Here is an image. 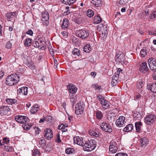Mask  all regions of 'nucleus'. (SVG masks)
<instances>
[{"label": "nucleus", "mask_w": 156, "mask_h": 156, "mask_svg": "<svg viewBox=\"0 0 156 156\" xmlns=\"http://www.w3.org/2000/svg\"><path fill=\"white\" fill-rule=\"evenodd\" d=\"M97 139H92L91 140H88L84 141L83 145V148L84 151H89L94 150L97 146Z\"/></svg>", "instance_id": "1"}, {"label": "nucleus", "mask_w": 156, "mask_h": 156, "mask_svg": "<svg viewBox=\"0 0 156 156\" xmlns=\"http://www.w3.org/2000/svg\"><path fill=\"white\" fill-rule=\"evenodd\" d=\"M20 77L16 74L8 76L6 79V83L9 86H13L20 80Z\"/></svg>", "instance_id": "2"}, {"label": "nucleus", "mask_w": 156, "mask_h": 156, "mask_svg": "<svg viewBox=\"0 0 156 156\" xmlns=\"http://www.w3.org/2000/svg\"><path fill=\"white\" fill-rule=\"evenodd\" d=\"M115 61L116 64L122 65L125 62V57L122 51H119L116 52L115 56Z\"/></svg>", "instance_id": "3"}, {"label": "nucleus", "mask_w": 156, "mask_h": 156, "mask_svg": "<svg viewBox=\"0 0 156 156\" xmlns=\"http://www.w3.org/2000/svg\"><path fill=\"white\" fill-rule=\"evenodd\" d=\"M156 119V116L153 114H149L144 118V122L147 124L151 125Z\"/></svg>", "instance_id": "4"}, {"label": "nucleus", "mask_w": 156, "mask_h": 156, "mask_svg": "<svg viewBox=\"0 0 156 156\" xmlns=\"http://www.w3.org/2000/svg\"><path fill=\"white\" fill-rule=\"evenodd\" d=\"M100 126L102 129L105 132L110 133L112 131L111 125L106 122L101 123L100 124Z\"/></svg>", "instance_id": "5"}, {"label": "nucleus", "mask_w": 156, "mask_h": 156, "mask_svg": "<svg viewBox=\"0 0 156 156\" xmlns=\"http://www.w3.org/2000/svg\"><path fill=\"white\" fill-rule=\"evenodd\" d=\"M76 32L78 37L82 39H85L90 34L88 31L83 29L77 30Z\"/></svg>", "instance_id": "6"}, {"label": "nucleus", "mask_w": 156, "mask_h": 156, "mask_svg": "<svg viewBox=\"0 0 156 156\" xmlns=\"http://www.w3.org/2000/svg\"><path fill=\"white\" fill-rule=\"evenodd\" d=\"M148 63L151 70L156 71V59L155 58H150L148 60Z\"/></svg>", "instance_id": "7"}, {"label": "nucleus", "mask_w": 156, "mask_h": 156, "mask_svg": "<svg viewBox=\"0 0 156 156\" xmlns=\"http://www.w3.org/2000/svg\"><path fill=\"white\" fill-rule=\"evenodd\" d=\"M15 119L18 122L21 124L25 123V122L28 119V118L27 116L21 115H16Z\"/></svg>", "instance_id": "8"}, {"label": "nucleus", "mask_w": 156, "mask_h": 156, "mask_svg": "<svg viewBox=\"0 0 156 156\" xmlns=\"http://www.w3.org/2000/svg\"><path fill=\"white\" fill-rule=\"evenodd\" d=\"M53 133L50 128L46 129L44 131V136L48 140H51L53 137Z\"/></svg>", "instance_id": "9"}, {"label": "nucleus", "mask_w": 156, "mask_h": 156, "mask_svg": "<svg viewBox=\"0 0 156 156\" xmlns=\"http://www.w3.org/2000/svg\"><path fill=\"white\" fill-rule=\"evenodd\" d=\"M10 111L8 106H2L0 107V115L2 116L6 115Z\"/></svg>", "instance_id": "10"}, {"label": "nucleus", "mask_w": 156, "mask_h": 156, "mask_svg": "<svg viewBox=\"0 0 156 156\" xmlns=\"http://www.w3.org/2000/svg\"><path fill=\"white\" fill-rule=\"evenodd\" d=\"M125 119L124 116H120L116 121L115 123L116 126L119 127H122L124 124Z\"/></svg>", "instance_id": "11"}, {"label": "nucleus", "mask_w": 156, "mask_h": 156, "mask_svg": "<svg viewBox=\"0 0 156 156\" xmlns=\"http://www.w3.org/2000/svg\"><path fill=\"white\" fill-rule=\"evenodd\" d=\"M28 87H23L17 90V93L18 95H26L27 94Z\"/></svg>", "instance_id": "12"}, {"label": "nucleus", "mask_w": 156, "mask_h": 156, "mask_svg": "<svg viewBox=\"0 0 156 156\" xmlns=\"http://www.w3.org/2000/svg\"><path fill=\"white\" fill-rule=\"evenodd\" d=\"M139 69L141 72L146 73L149 70L147 66V64L145 62H143L140 65Z\"/></svg>", "instance_id": "13"}, {"label": "nucleus", "mask_w": 156, "mask_h": 156, "mask_svg": "<svg viewBox=\"0 0 156 156\" xmlns=\"http://www.w3.org/2000/svg\"><path fill=\"white\" fill-rule=\"evenodd\" d=\"M49 16V13L47 12H45L42 13V20L45 23L46 25H48Z\"/></svg>", "instance_id": "14"}, {"label": "nucleus", "mask_w": 156, "mask_h": 156, "mask_svg": "<svg viewBox=\"0 0 156 156\" xmlns=\"http://www.w3.org/2000/svg\"><path fill=\"white\" fill-rule=\"evenodd\" d=\"M74 143L79 145L80 146H83L84 142L83 141V139L79 136H75L73 138Z\"/></svg>", "instance_id": "15"}, {"label": "nucleus", "mask_w": 156, "mask_h": 156, "mask_svg": "<svg viewBox=\"0 0 156 156\" xmlns=\"http://www.w3.org/2000/svg\"><path fill=\"white\" fill-rule=\"evenodd\" d=\"M100 25H101V30L100 33V34L101 36L102 35V37H104L105 35H107V28L105 25L102 24H100Z\"/></svg>", "instance_id": "16"}, {"label": "nucleus", "mask_w": 156, "mask_h": 156, "mask_svg": "<svg viewBox=\"0 0 156 156\" xmlns=\"http://www.w3.org/2000/svg\"><path fill=\"white\" fill-rule=\"evenodd\" d=\"M68 89L70 94H73L76 93L77 89L75 85L73 84H71L69 86Z\"/></svg>", "instance_id": "17"}, {"label": "nucleus", "mask_w": 156, "mask_h": 156, "mask_svg": "<svg viewBox=\"0 0 156 156\" xmlns=\"http://www.w3.org/2000/svg\"><path fill=\"white\" fill-rule=\"evenodd\" d=\"M27 52H25V53H23V55L22 59L24 63L26 64V63L29 62H31L30 57L26 55V54H27Z\"/></svg>", "instance_id": "18"}, {"label": "nucleus", "mask_w": 156, "mask_h": 156, "mask_svg": "<svg viewBox=\"0 0 156 156\" xmlns=\"http://www.w3.org/2000/svg\"><path fill=\"white\" fill-rule=\"evenodd\" d=\"M147 88L152 92L156 93V83L152 84H148Z\"/></svg>", "instance_id": "19"}, {"label": "nucleus", "mask_w": 156, "mask_h": 156, "mask_svg": "<svg viewBox=\"0 0 156 156\" xmlns=\"http://www.w3.org/2000/svg\"><path fill=\"white\" fill-rule=\"evenodd\" d=\"M140 142L141 147H145L147 144L148 140L147 138L144 137L141 138Z\"/></svg>", "instance_id": "20"}, {"label": "nucleus", "mask_w": 156, "mask_h": 156, "mask_svg": "<svg viewBox=\"0 0 156 156\" xmlns=\"http://www.w3.org/2000/svg\"><path fill=\"white\" fill-rule=\"evenodd\" d=\"M118 149L117 147H116L115 145H113L112 143L111 142L109 147V151L112 152V153H116Z\"/></svg>", "instance_id": "21"}, {"label": "nucleus", "mask_w": 156, "mask_h": 156, "mask_svg": "<svg viewBox=\"0 0 156 156\" xmlns=\"http://www.w3.org/2000/svg\"><path fill=\"white\" fill-rule=\"evenodd\" d=\"M61 2L66 5L71 6L76 0H60Z\"/></svg>", "instance_id": "22"}, {"label": "nucleus", "mask_w": 156, "mask_h": 156, "mask_svg": "<svg viewBox=\"0 0 156 156\" xmlns=\"http://www.w3.org/2000/svg\"><path fill=\"white\" fill-rule=\"evenodd\" d=\"M133 126L132 124H129L127 125L123 129L124 132L131 131L133 129Z\"/></svg>", "instance_id": "23"}, {"label": "nucleus", "mask_w": 156, "mask_h": 156, "mask_svg": "<svg viewBox=\"0 0 156 156\" xmlns=\"http://www.w3.org/2000/svg\"><path fill=\"white\" fill-rule=\"evenodd\" d=\"M69 24L68 20L67 19H64L63 21L61 27L62 29H65L68 28Z\"/></svg>", "instance_id": "24"}, {"label": "nucleus", "mask_w": 156, "mask_h": 156, "mask_svg": "<svg viewBox=\"0 0 156 156\" xmlns=\"http://www.w3.org/2000/svg\"><path fill=\"white\" fill-rule=\"evenodd\" d=\"M142 113L138 112H136L133 114V116L135 120H140L142 118Z\"/></svg>", "instance_id": "25"}, {"label": "nucleus", "mask_w": 156, "mask_h": 156, "mask_svg": "<svg viewBox=\"0 0 156 156\" xmlns=\"http://www.w3.org/2000/svg\"><path fill=\"white\" fill-rule=\"evenodd\" d=\"M142 126V123L140 121L136 122L135 123V126L136 130L137 132H140Z\"/></svg>", "instance_id": "26"}, {"label": "nucleus", "mask_w": 156, "mask_h": 156, "mask_svg": "<svg viewBox=\"0 0 156 156\" xmlns=\"http://www.w3.org/2000/svg\"><path fill=\"white\" fill-rule=\"evenodd\" d=\"M91 2L96 7H99L102 5L101 0H92Z\"/></svg>", "instance_id": "27"}, {"label": "nucleus", "mask_w": 156, "mask_h": 156, "mask_svg": "<svg viewBox=\"0 0 156 156\" xmlns=\"http://www.w3.org/2000/svg\"><path fill=\"white\" fill-rule=\"evenodd\" d=\"M94 23L95 24L100 23L102 21V19L98 16H94Z\"/></svg>", "instance_id": "28"}, {"label": "nucleus", "mask_w": 156, "mask_h": 156, "mask_svg": "<svg viewBox=\"0 0 156 156\" xmlns=\"http://www.w3.org/2000/svg\"><path fill=\"white\" fill-rule=\"evenodd\" d=\"M39 108V106L37 105H36L33 107H31L30 109V112L33 114H35L38 111Z\"/></svg>", "instance_id": "29"}, {"label": "nucleus", "mask_w": 156, "mask_h": 156, "mask_svg": "<svg viewBox=\"0 0 156 156\" xmlns=\"http://www.w3.org/2000/svg\"><path fill=\"white\" fill-rule=\"evenodd\" d=\"M32 39L30 38H27L24 41V45L26 47L30 46L32 43Z\"/></svg>", "instance_id": "30"}, {"label": "nucleus", "mask_w": 156, "mask_h": 156, "mask_svg": "<svg viewBox=\"0 0 156 156\" xmlns=\"http://www.w3.org/2000/svg\"><path fill=\"white\" fill-rule=\"evenodd\" d=\"M16 14L15 12H10L6 14L5 16L7 19H11L16 16Z\"/></svg>", "instance_id": "31"}, {"label": "nucleus", "mask_w": 156, "mask_h": 156, "mask_svg": "<svg viewBox=\"0 0 156 156\" xmlns=\"http://www.w3.org/2000/svg\"><path fill=\"white\" fill-rule=\"evenodd\" d=\"M5 101L9 105H12L17 102V100L15 99L7 98L5 100Z\"/></svg>", "instance_id": "32"}, {"label": "nucleus", "mask_w": 156, "mask_h": 156, "mask_svg": "<svg viewBox=\"0 0 156 156\" xmlns=\"http://www.w3.org/2000/svg\"><path fill=\"white\" fill-rule=\"evenodd\" d=\"M85 104L83 101H80L76 104V108H82L84 109Z\"/></svg>", "instance_id": "33"}, {"label": "nucleus", "mask_w": 156, "mask_h": 156, "mask_svg": "<svg viewBox=\"0 0 156 156\" xmlns=\"http://www.w3.org/2000/svg\"><path fill=\"white\" fill-rule=\"evenodd\" d=\"M76 110L75 111V113L77 115H81L84 112V109L82 108H75Z\"/></svg>", "instance_id": "34"}, {"label": "nucleus", "mask_w": 156, "mask_h": 156, "mask_svg": "<svg viewBox=\"0 0 156 156\" xmlns=\"http://www.w3.org/2000/svg\"><path fill=\"white\" fill-rule=\"evenodd\" d=\"M96 115L97 118L99 120H101L103 116L102 113L99 110H97L96 112Z\"/></svg>", "instance_id": "35"}, {"label": "nucleus", "mask_w": 156, "mask_h": 156, "mask_svg": "<svg viewBox=\"0 0 156 156\" xmlns=\"http://www.w3.org/2000/svg\"><path fill=\"white\" fill-rule=\"evenodd\" d=\"M101 103L102 105L103 108L105 109H106L109 106V104L108 103L107 101L106 100V99L105 100L102 101Z\"/></svg>", "instance_id": "36"}, {"label": "nucleus", "mask_w": 156, "mask_h": 156, "mask_svg": "<svg viewBox=\"0 0 156 156\" xmlns=\"http://www.w3.org/2000/svg\"><path fill=\"white\" fill-rule=\"evenodd\" d=\"M45 39L44 38L42 37L40 38H39L37 41L39 43H40V45L43 46V48H44V44H45Z\"/></svg>", "instance_id": "37"}, {"label": "nucleus", "mask_w": 156, "mask_h": 156, "mask_svg": "<svg viewBox=\"0 0 156 156\" xmlns=\"http://www.w3.org/2000/svg\"><path fill=\"white\" fill-rule=\"evenodd\" d=\"M40 43L37 41H34L33 43V46L35 48H38L40 49L43 48V46L40 45Z\"/></svg>", "instance_id": "38"}, {"label": "nucleus", "mask_w": 156, "mask_h": 156, "mask_svg": "<svg viewBox=\"0 0 156 156\" xmlns=\"http://www.w3.org/2000/svg\"><path fill=\"white\" fill-rule=\"evenodd\" d=\"M144 85L142 81H139L137 84V88L139 89V92H141L142 90V87Z\"/></svg>", "instance_id": "39"}, {"label": "nucleus", "mask_w": 156, "mask_h": 156, "mask_svg": "<svg viewBox=\"0 0 156 156\" xmlns=\"http://www.w3.org/2000/svg\"><path fill=\"white\" fill-rule=\"evenodd\" d=\"M72 53L73 55L75 56L76 58H77V57H79L80 55V53L79 49H73Z\"/></svg>", "instance_id": "40"}, {"label": "nucleus", "mask_w": 156, "mask_h": 156, "mask_svg": "<svg viewBox=\"0 0 156 156\" xmlns=\"http://www.w3.org/2000/svg\"><path fill=\"white\" fill-rule=\"evenodd\" d=\"M25 65L32 70H33L35 69L34 64L33 63L31 60V62H29L27 63H26Z\"/></svg>", "instance_id": "41"}, {"label": "nucleus", "mask_w": 156, "mask_h": 156, "mask_svg": "<svg viewBox=\"0 0 156 156\" xmlns=\"http://www.w3.org/2000/svg\"><path fill=\"white\" fill-rule=\"evenodd\" d=\"M25 65L32 70H33L35 69L34 64L33 63L31 60V62H29L27 63H26Z\"/></svg>", "instance_id": "42"}, {"label": "nucleus", "mask_w": 156, "mask_h": 156, "mask_svg": "<svg viewBox=\"0 0 156 156\" xmlns=\"http://www.w3.org/2000/svg\"><path fill=\"white\" fill-rule=\"evenodd\" d=\"M4 151L8 152H12L13 150L12 147L9 146H5L3 148Z\"/></svg>", "instance_id": "43"}, {"label": "nucleus", "mask_w": 156, "mask_h": 156, "mask_svg": "<svg viewBox=\"0 0 156 156\" xmlns=\"http://www.w3.org/2000/svg\"><path fill=\"white\" fill-rule=\"evenodd\" d=\"M32 153L33 156H40L41 154L40 152L37 149H34Z\"/></svg>", "instance_id": "44"}, {"label": "nucleus", "mask_w": 156, "mask_h": 156, "mask_svg": "<svg viewBox=\"0 0 156 156\" xmlns=\"http://www.w3.org/2000/svg\"><path fill=\"white\" fill-rule=\"evenodd\" d=\"M40 147L44 148L45 145V141L44 139H41L39 142Z\"/></svg>", "instance_id": "45"}, {"label": "nucleus", "mask_w": 156, "mask_h": 156, "mask_svg": "<svg viewBox=\"0 0 156 156\" xmlns=\"http://www.w3.org/2000/svg\"><path fill=\"white\" fill-rule=\"evenodd\" d=\"M94 13L93 11L90 9H88L87 11V16L90 18L93 17Z\"/></svg>", "instance_id": "46"}, {"label": "nucleus", "mask_w": 156, "mask_h": 156, "mask_svg": "<svg viewBox=\"0 0 156 156\" xmlns=\"http://www.w3.org/2000/svg\"><path fill=\"white\" fill-rule=\"evenodd\" d=\"M32 126V125L29 124L28 125V124H23L22 125V127L23 128L25 129V130H29L31 127Z\"/></svg>", "instance_id": "47"}, {"label": "nucleus", "mask_w": 156, "mask_h": 156, "mask_svg": "<svg viewBox=\"0 0 156 156\" xmlns=\"http://www.w3.org/2000/svg\"><path fill=\"white\" fill-rule=\"evenodd\" d=\"M89 134L90 136H94L96 137H98L99 136V134L98 133L92 130L90 131Z\"/></svg>", "instance_id": "48"}, {"label": "nucleus", "mask_w": 156, "mask_h": 156, "mask_svg": "<svg viewBox=\"0 0 156 156\" xmlns=\"http://www.w3.org/2000/svg\"><path fill=\"white\" fill-rule=\"evenodd\" d=\"M148 49H141L140 53L142 57H144L145 55H146L148 54Z\"/></svg>", "instance_id": "49"}, {"label": "nucleus", "mask_w": 156, "mask_h": 156, "mask_svg": "<svg viewBox=\"0 0 156 156\" xmlns=\"http://www.w3.org/2000/svg\"><path fill=\"white\" fill-rule=\"evenodd\" d=\"M97 97L98 98V100L100 101V102H102L103 101L105 100V97L102 95L100 94H98L97 95Z\"/></svg>", "instance_id": "50"}, {"label": "nucleus", "mask_w": 156, "mask_h": 156, "mask_svg": "<svg viewBox=\"0 0 156 156\" xmlns=\"http://www.w3.org/2000/svg\"><path fill=\"white\" fill-rule=\"evenodd\" d=\"M48 50L50 54L51 55H53L55 52L56 53H60L59 51L60 49H48Z\"/></svg>", "instance_id": "51"}, {"label": "nucleus", "mask_w": 156, "mask_h": 156, "mask_svg": "<svg viewBox=\"0 0 156 156\" xmlns=\"http://www.w3.org/2000/svg\"><path fill=\"white\" fill-rule=\"evenodd\" d=\"M150 18L151 19H153L156 18V11L153 12L150 14Z\"/></svg>", "instance_id": "52"}, {"label": "nucleus", "mask_w": 156, "mask_h": 156, "mask_svg": "<svg viewBox=\"0 0 156 156\" xmlns=\"http://www.w3.org/2000/svg\"><path fill=\"white\" fill-rule=\"evenodd\" d=\"M92 44L91 45H90V44H86L84 46V47L83 48V49H89V48H95V47L92 46Z\"/></svg>", "instance_id": "53"}, {"label": "nucleus", "mask_w": 156, "mask_h": 156, "mask_svg": "<svg viewBox=\"0 0 156 156\" xmlns=\"http://www.w3.org/2000/svg\"><path fill=\"white\" fill-rule=\"evenodd\" d=\"M55 141L58 143H60L61 142V140L60 139V134H58L56 135Z\"/></svg>", "instance_id": "54"}, {"label": "nucleus", "mask_w": 156, "mask_h": 156, "mask_svg": "<svg viewBox=\"0 0 156 156\" xmlns=\"http://www.w3.org/2000/svg\"><path fill=\"white\" fill-rule=\"evenodd\" d=\"M43 58V57L41 55H39L37 57L36 60L38 62L42 61Z\"/></svg>", "instance_id": "55"}, {"label": "nucleus", "mask_w": 156, "mask_h": 156, "mask_svg": "<svg viewBox=\"0 0 156 156\" xmlns=\"http://www.w3.org/2000/svg\"><path fill=\"white\" fill-rule=\"evenodd\" d=\"M92 87L95 90H100L101 88V86L97 84H93Z\"/></svg>", "instance_id": "56"}, {"label": "nucleus", "mask_w": 156, "mask_h": 156, "mask_svg": "<svg viewBox=\"0 0 156 156\" xmlns=\"http://www.w3.org/2000/svg\"><path fill=\"white\" fill-rule=\"evenodd\" d=\"M9 142V140L8 138L5 137L3 139L2 143L4 144H8Z\"/></svg>", "instance_id": "57"}, {"label": "nucleus", "mask_w": 156, "mask_h": 156, "mask_svg": "<svg viewBox=\"0 0 156 156\" xmlns=\"http://www.w3.org/2000/svg\"><path fill=\"white\" fill-rule=\"evenodd\" d=\"M73 151V149L69 148L66 149V152L67 154H69L70 153H72Z\"/></svg>", "instance_id": "58"}, {"label": "nucleus", "mask_w": 156, "mask_h": 156, "mask_svg": "<svg viewBox=\"0 0 156 156\" xmlns=\"http://www.w3.org/2000/svg\"><path fill=\"white\" fill-rule=\"evenodd\" d=\"M119 76L118 75H115L114 74V76L112 77V80H113L115 81V80L117 81L119 77Z\"/></svg>", "instance_id": "59"}, {"label": "nucleus", "mask_w": 156, "mask_h": 156, "mask_svg": "<svg viewBox=\"0 0 156 156\" xmlns=\"http://www.w3.org/2000/svg\"><path fill=\"white\" fill-rule=\"evenodd\" d=\"M6 48L7 49H10L12 48V43L10 41H9L7 43Z\"/></svg>", "instance_id": "60"}, {"label": "nucleus", "mask_w": 156, "mask_h": 156, "mask_svg": "<svg viewBox=\"0 0 156 156\" xmlns=\"http://www.w3.org/2000/svg\"><path fill=\"white\" fill-rule=\"evenodd\" d=\"M33 128L35 130V133L37 134H38L40 131L39 128L36 127H34Z\"/></svg>", "instance_id": "61"}, {"label": "nucleus", "mask_w": 156, "mask_h": 156, "mask_svg": "<svg viewBox=\"0 0 156 156\" xmlns=\"http://www.w3.org/2000/svg\"><path fill=\"white\" fill-rule=\"evenodd\" d=\"M117 71L115 73V74L119 76V74L122 72V70L120 68H117Z\"/></svg>", "instance_id": "62"}, {"label": "nucleus", "mask_w": 156, "mask_h": 156, "mask_svg": "<svg viewBox=\"0 0 156 156\" xmlns=\"http://www.w3.org/2000/svg\"><path fill=\"white\" fill-rule=\"evenodd\" d=\"M61 34L65 38L67 37L68 36V33L66 31H62L61 32Z\"/></svg>", "instance_id": "63"}, {"label": "nucleus", "mask_w": 156, "mask_h": 156, "mask_svg": "<svg viewBox=\"0 0 156 156\" xmlns=\"http://www.w3.org/2000/svg\"><path fill=\"white\" fill-rule=\"evenodd\" d=\"M115 156H128L125 153H117L116 154Z\"/></svg>", "instance_id": "64"}]
</instances>
